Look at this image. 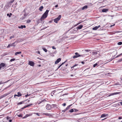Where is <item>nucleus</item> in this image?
Here are the masks:
<instances>
[{
  "label": "nucleus",
  "mask_w": 122,
  "mask_h": 122,
  "mask_svg": "<svg viewBox=\"0 0 122 122\" xmlns=\"http://www.w3.org/2000/svg\"><path fill=\"white\" fill-rule=\"evenodd\" d=\"M34 114H36L38 116H40V115L39 114V113H34Z\"/></svg>",
  "instance_id": "obj_37"
},
{
  "label": "nucleus",
  "mask_w": 122,
  "mask_h": 122,
  "mask_svg": "<svg viewBox=\"0 0 122 122\" xmlns=\"http://www.w3.org/2000/svg\"><path fill=\"white\" fill-rule=\"evenodd\" d=\"M15 37V36H14L13 35L10 37V40L12 38H14Z\"/></svg>",
  "instance_id": "obj_34"
},
{
  "label": "nucleus",
  "mask_w": 122,
  "mask_h": 122,
  "mask_svg": "<svg viewBox=\"0 0 122 122\" xmlns=\"http://www.w3.org/2000/svg\"><path fill=\"white\" fill-rule=\"evenodd\" d=\"M71 105H70L67 106V107H68L69 108L71 106Z\"/></svg>",
  "instance_id": "obj_48"
},
{
  "label": "nucleus",
  "mask_w": 122,
  "mask_h": 122,
  "mask_svg": "<svg viewBox=\"0 0 122 122\" xmlns=\"http://www.w3.org/2000/svg\"><path fill=\"white\" fill-rule=\"evenodd\" d=\"M43 9V7L42 6L40 7L39 9V10L41 11H42V10Z\"/></svg>",
  "instance_id": "obj_19"
},
{
  "label": "nucleus",
  "mask_w": 122,
  "mask_h": 122,
  "mask_svg": "<svg viewBox=\"0 0 122 122\" xmlns=\"http://www.w3.org/2000/svg\"><path fill=\"white\" fill-rule=\"evenodd\" d=\"M66 61H65V62H64L63 63H62L61 65H60L59 66V67H58V68L57 69H58L61 66L63 65V64L64 63H65L66 62Z\"/></svg>",
  "instance_id": "obj_26"
},
{
  "label": "nucleus",
  "mask_w": 122,
  "mask_h": 122,
  "mask_svg": "<svg viewBox=\"0 0 122 122\" xmlns=\"http://www.w3.org/2000/svg\"><path fill=\"white\" fill-rule=\"evenodd\" d=\"M10 44H9L8 45V46L7 47V48H9L10 47Z\"/></svg>",
  "instance_id": "obj_47"
},
{
  "label": "nucleus",
  "mask_w": 122,
  "mask_h": 122,
  "mask_svg": "<svg viewBox=\"0 0 122 122\" xmlns=\"http://www.w3.org/2000/svg\"><path fill=\"white\" fill-rule=\"evenodd\" d=\"M74 29L76 31L78 30V28H77H77H75Z\"/></svg>",
  "instance_id": "obj_40"
},
{
  "label": "nucleus",
  "mask_w": 122,
  "mask_h": 122,
  "mask_svg": "<svg viewBox=\"0 0 122 122\" xmlns=\"http://www.w3.org/2000/svg\"><path fill=\"white\" fill-rule=\"evenodd\" d=\"M76 55L74 56H73V58L74 59H75L77 57L80 56H84L82 55L79 54L77 52H76L75 53Z\"/></svg>",
  "instance_id": "obj_4"
},
{
  "label": "nucleus",
  "mask_w": 122,
  "mask_h": 122,
  "mask_svg": "<svg viewBox=\"0 0 122 122\" xmlns=\"http://www.w3.org/2000/svg\"><path fill=\"white\" fill-rule=\"evenodd\" d=\"M15 43V42L11 44H10V46H13L14 47H15V45H14Z\"/></svg>",
  "instance_id": "obj_25"
},
{
  "label": "nucleus",
  "mask_w": 122,
  "mask_h": 122,
  "mask_svg": "<svg viewBox=\"0 0 122 122\" xmlns=\"http://www.w3.org/2000/svg\"><path fill=\"white\" fill-rule=\"evenodd\" d=\"M28 107V105L24 106V108H25Z\"/></svg>",
  "instance_id": "obj_51"
},
{
  "label": "nucleus",
  "mask_w": 122,
  "mask_h": 122,
  "mask_svg": "<svg viewBox=\"0 0 122 122\" xmlns=\"http://www.w3.org/2000/svg\"><path fill=\"white\" fill-rule=\"evenodd\" d=\"M108 10L107 9H103L102 10V12H106Z\"/></svg>",
  "instance_id": "obj_18"
},
{
  "label": "nucleus",
  "mask_w": 122,
  "mask_h": 122,
  "mask_svg": "<svg viewBox=\"0 0 122 122\" xmlns=\"http://www.w3.org/2000/svg\"><path fill=\"white\" fill-rule=\"evenodd\" d=\"M120 104L122 105V102H120Z\"/></svg>",
  "instance_id": "obj_61"
},
{
  "label": "nucleus",
  "mask_w": 122,
  "mask_h": 122,
  "mask_svg": "<svg viewBox=\"0 0 122 122\" xmlns=\"http://www.w3.org/2000/svg\"><path fill=\"white\" fill-rule=\"evenodd\" d=\"M67 110H66V109H64V110H63V111L64 112H66V111Z\"/></svg>",
  "instance_id": "obj_56"
},
{
  "label": "nucleus",
  "mask_w": 122,
  "mask_h": 122,
  "mask_svg": "<svg viewBox=\"0 0 122 122\" xmlns=\"http://www.w3.org/2000/svg\"><path fill=\"white\" fill-rule=\"evenodd\" d=\"M90 51L89 50H86L85 51L86 52H88Z\"/></svg>",
  "instance_id": "obj_45"
},
{
  "label": "nucleus",
  "mask_w": 122,
  "mask_h": 122,
  "mask_svg": "<svg viewBox=\"0 0 122 122\" xmlns=\"http://www.w3.org/2000/svg\"><path fill=\"white\" fill-rule=\"evenodd\" d=\"M81 63L82 64H84L85 63V62H84L83 61H82Z\"/></svg>",
  "instance_id": "obj_62"
},
{
  "label": "nucleus",
  "mask_w": 122,
  "mask_h": 122,
  "mask_svg": "<svg viewBox=\"0 0 122 122\" xmlns=\"http://www.w3.org/2000/svg\"><path fill=\"white\" fill-rule=\"evenodd\" d=\"M108 115L107 114H102L101 117H106Z\"/></svg>",
  "instance_id": "obj_15"
},
{
  "label": "nucleus",
  "mask_w": 122,
  "mask_h": 122,
  "mask_svg": "<svg viewBox=\"0 0 122 122\" xmlns=\"http://www.w3.org/2000/svg\"><path fill=\"white\" fill-rule=\"evenodd\" d=\"M15 58L12 59H11L10 60V62H12L13 61H15Z\"/></svg>",
  "instance_id": "obj_31"
},
{
  "label": "nucleus",
  "mask_w": 122,
  "mask_h": 122,
  "mask_svg": "<svg viewBox=\"0 0 122 122\" xmlns=\"http://www.w3.org/2000/svg\"><path fill=\"white\" fill-rule=\"evenodd\" d=\"M61 17V15H59L58 17L54 19V22L56 23H57L58 21L60 19Z\"/></svg>",
  "instance_id": "obj_3"
},
{
  "label": "nucleus",
  "mask_w": 122,
  "mask_h": 122,
  "mask_svg": "<svg viewBox=\"0 0 122 122\" xmlns=\"http://www.w3.org/2000/svg\"><path fill=\"white\" fill-rule=\"evenodd\" d=\"M3 4H2V5H1V6H0L2 8L3 7Z\"/></svg>",
  "instance_id": "obj_53"
},
{
  "label": "nucleus",
  "mask_w": 122,
  "mask_h": 122,
  "mask_svg": "<svg viewBox=\"0 0 122 122\" xmlns=\"http://www.w3.org/2000/svg\"><path fill=\"white\" fill-rule=\"evenodd\" d=\"M18 28L22 29L23 28H26V26L25 25H21L20 26H19Z\"/></svg>",
  "instance_id": "obj_14"
},
{
  "label": "nucleus",
  "mask_w": 122,
  "mask_h": 122,
  "mask_svg": "<svg viewBox=\"0 0 122 122\" xmlns=\"http://www.w3.org/2000/svg\"><path fill=\"white\" fill-rule=\"evenodd\" d=\"M27 100H24L22 102H18V103L17 105H19L25 102Z\"/></svg>",
  "instance_id": "obj_11"
},
{
  "label": "nucleus",
  "mask_w": 122,
  "mask_h": 122,
  "mask_svg": "<svg viewBox=\"0 0 122 122\" xmlns=\"http://www.w3.org/2000/svg\"><path fill=\"white\" fill-rule=\"evenodd\" d=\"M49 10H47L46 11L43 15L42 16L41 18V20L42 21L44 19L46 18L47 16L48 15V14Z\"/></svg>",
  "instance_id": "obj_1"
},
{
  "label": "nucleus",
  "mask_w": 122,
  "mask_h": 122,
  "mask_svg": "<svg viewBox=\"0 0 122 122\" xmlns=\"http://www.w3.org/2000/svg\"><path fill=\"white\" fill-rule=\"evenodd\" d=\"M52 48L53 49H56V48L54 46H52Z\"/></svg>",
  "instance_id": "obj_46"
},
{
  "label": "nucleus",
  "mask_w": 122,
  "mask_h": 122,
  "mask_svg": "<svg viewBox=\"0 0 122 122\" xmlns=\"http://www.w3.org/2000/svg\"><path fill=\"white\" fill-rule=\"evenodd\" d=\"M66 105V103H64L62 105L64 106H65Z\"/></svg>",
  "instance_id": "obj_49"
},
{
  "label": "nucleus",
  "mask_w": 122,
  "mask_h": 122,
  "mask_svg": "<svg viewBox=\"0 0 122 122\" xmlns=\"http://www.w3.org/2000/svg\"><path fill=\"white\" fill-rule=\"evenodd\" d=\"M43 49L45 52H47V50H46V48H44L43 47L42 48Z\"/></svg>",
  "instance_id": "obj_29"
},
{
  "label": "nucleus",
  "mask_w": 122,
  "mask_h": 122,
  "mask_svg": "<svg viewBox=\"0 0 122 122\" xmlns=\"http://www.w3.org/2000/svg\"><path fill=\"white\" fill-rule=\"evenodd\" d=\"M10 4H8V3H7V4L6 5H7L8 6H9Z\"/></svg>",
  "instance_id": "obj_52"
},
{
  "label": "nucleus",
  "mask_w": 122,
  "mask_h": 122,
  "mask_svg": "<svg viewBox=\"0 0 122 122\" xmlns=\"http://www.w3.org/2000/svg\"><path fill=\"white\" fill-rule=\"evenodd\" d=\"M21 51L17 52L15 53V55H17L18 54H21Z\"/></svg>",
  "instance_id": "obj_22"
},
{
  "label": "nucleus",
  "mask_w": 122,
  "mask_h": 122,
  "mask_svg": "<svg viewBox=\"0 0 122 122\" xmlns=\"http://www.w3.org/2000/svg\"><path fill=\"white\" fill-rule=\"evenodd\" d=\"M74 111L75 112H77L78 111V110H77L76 109H74Z\"/></svg>",
  "instance_id": "obj_41"
},
{
  "label": "nucleus",
  "mask_w": 122,
  "mask_h": 122,
  "mask_svg": "<svg viewBox=\"0 0 122 122\" xmlns=\"http://www.w3.org/2000/svg\"><path fill=\"white\" fill-rule=\"evenodd\" d=\"M32 115V114H26L25 116H24L23 118H26V117H29V116H31V115Z\"/></svg>",
  "instance_id": "obj_12"
},
{
  "label": "nucleus",
  "mask_w": 122,
  "mask_h": 122,
  "mask_svg": "<svg viewBox=\"0 0 122 122\" xmlns=\"http://www.w3.org/2000/svg\"><path fill=\"white\" fill-rule=\"evenodd\" d=\"M28 96H29V95L28 94H27V95H26L25 96V97H27Z\"/></svg>",
  "instance_id": "obj_63"
},
{
  "label": "nucleus",
  "mask_w": 122,
  "mask_h": 122,
  "mask_svg": "<svg viewBox=\"0 0 122 122\" xmlns=\"http://www.w3.org/2000/svg\"><path fill=\"white\" fill-rule=\"evenodd\" d=\"M5 63H2L0 64V66L2 68V67H4L5 66Z\"/></svg>",
  "instance_id": "obj_16"
},
{
  "label": "nucleus",
  "mask_w": 122,
  "mask_h": 122,
  "mask_svg": "<svg viewBox=\"0 0 122 122\" xmlns=\"http://www.w3.org/2000/svg\"><path fill=\"white\" fill-rule=\"evenodd\" d=\"M122 44V42H118L117 43V44L118 45H121Z\"/></svg>",
  "instance_id": "obj_33"
},
{
  "label": "nucleus",
  "mask_w": 122,
  "mask_h": 122,
  "mask_svg": "<svg viewBox=\"0 0 122 122\" xmlns=\"http://www.w3.org/2000/svg\"><path fill=\"white\" fill-rule=\"evenodd\" d=\"M83 26L82 25H80L77 27V28H78V29H81Z\"/></svg>",
  "instance_id": "obj_20"
},
{
  "label": "nucleus",
  "mask_w": 122,
  "mask_h": 122,
  "mask_svg": "<svg viewBox=\"0 0 122 122\" xmlns=\"http://www.w3.org/2000/svg\"><path fill=\"white\" fill-rule=\"evenodd\" d=\"M51 108L55 107H56V105L55 104H52L51 105Z\"/></svg>",
  "instance_id": "obj_24"
},
{
  "label": "nucleus",
  "mask_w": 122,
  "mask_h": 122,
  "mask_svg": "<svg viewBox=\"0 0 122 122\" xmlns=\"http://www.w3.org/2000/svg\"><path fill=\"white\" fill-rule=\"evenodd\" d=\"M41 114L42 115H45L46 116H51V115L50 114L48 113H45L43 112H42L41 113Z\"/></svg>",
  "instance_id": "obj_10"
},
{
  "label": "nucleus",
  "mask_w": 122,
  "mask_h": 122,
  "mask_svg": "<svg viewBox=\"0 0 122 122\" xmlns=\"http://www.w3.org/2000/svg\"><path fill=\"white\" fill-rule=\"evenodd\" d=\"M92 55L93 56H94L95 57L97 58L99 57L100 56V54L99 52H93L92 53Z\"/></svg>",
  "instance_id": "obj_2"
},
{
  "label": "nucleus",
  "mask_w": 122,
  "mask_h": 122,
  "mask_svg": "<svg viewBox=\"0 0 122 122\" xmlns=\"http://www.w3.org/2000/svg\"><path fill=\"white\" fill-rule=\"evenodd\" d=\"M68 94V93H66V94H63L62 95V96H63L64 95H67V94Z\"/></svg>",
  "instance_id": "obj_57"
},
{
  "label": "nucleus",
  "mask_w": 122,
  "mask_h": 122,
  "mask_svg": "<svg viewBox=\"0 0 122 122\" xmlns=\"http://www.w3.org/2000/svg\"><path fill=\"white\" fill-rule=\"evenodd\" d=\"M122 61V58L121 59H120L119 60L117 61V62H120L121 61Z\"/></svg>",
  "instance_id": "obj_36"
},
{
  "label": "nucleus",
  "mask_w": 122,
  "mask_h": 122,
  "mask_svg": "<svg viewBox=\"0 0 122 122\" xmlns=\"http://www.w3.org/2000/svg\"><path fill=\"white\" fill-rule=\"evenodd\" d=\"M88 6L87 5H85L83 6L82 8L81 9L82 10H84L85 9H86L87 8Z\"/></svg>",
  "instance_id": "obj_21"
},
{
  "label": "nucleus",
  "mask_w": 122,
  "mask_h": 122,
  "mask_svg": "<svg viewBox=\"0 0 122 122\" xmlns=\"http://www.w3.org/2000/svg\"><path fill=\"white\" fill-rule=\"evenodd\" d=\"M118 119H122V117H119L118 118Z\"/></svg>",
  "instance_id": "obj_55"
},
{
  "label": "nucleus",
  "mask_w": 122,
  "mask_h": 122,
  "mask_svg": "<svg viewBox=\"0 0 122 122\" xmlns=\"http://www.w3.org/2000/svg\"><path fill=\"white\" fill-rule=\"evenodd\" d=\"M79 68V67H77V68H76V67H75V68H74V69H78Z\"/></svg>",
  "instance_id": "obj_50"
},
{
  "label": "nucleus",
  "mask_w": 122,
  "mask_h": 122,
  "mask_svg": "<svg viewBox=\"0 0 122 122\" xmlns=\"http://www.w3.org/2000/svg\"><path fill=\"white\" fill-rule=\"evenodd\" d=\"M78 65L77 64H75V65L71 67V69H72V68H75V67L76 66Z\"/></svg>",
  "instance_id": "obj_23"
},
{
  "label": "nucleus",
  "mask_w": 122,
  "mask_h": 122,
  "mask_svg": "<svg viewBox=\"0 0 122 122\" xmlns=\"http://www.w3.org/2000/svg\"><path fill=\"white\" fill-rule=\"evenodd\" d=\"M122 55V53H121V54H120L119 55H118L117 56H116V57L115 58H117V57H119V56H120L121 55Z\"/></svg>",
  "instance_id": "obj_44"
},
{
  "label": "nucleus",
  "mask_w": 122,
  "mask_h": 122,
  "mask_svg": "<svg viewBox=\"0 0 122 122\" xmlns=\"http://www.w3.org/2000/svg\"><path fill=\"white\" fill-rule=\"evenodd\" d=\"M101 27L100 25H99L98 26H96L92 28L93 30H96L98 29Z\"/></svg>",
  "instance_id": "obj_7"
},
{
  "label": "nucleus",
  "mask_w": 122,
  "mask_h": 122,
  "mask_svg": "<svg viewBox=\"0 0 122 122\" xmlns=\"http://www.w3.org/2000/svg\"><path fill=\"white\" fill-rule=\"evenodd\" d=\"M32 105H33V104H29V105H28V107H29V106H32Z\"/></svg>",
  "instance_id": "obj_43"
},
{
  "label": "nucleus",
  "mask_w": 122,
  "mask_h": 122,
  "mask_svg": "<svg viewBox=\"0 0 122 122\" xmlns=\"http://www.w3.org/2000/svg\"><path fill=\"white\" fill-rule=\"evenodd\" d=\"M61 60V59L60 58H59L57 59L56 61H55V64H56L58 63L59 62H60Z\"/></svg>",
  "instance_id": "obj_9"
},
{
  "label": "nucleus",
  "mask_w": 122,
  "mask_h": 122,
  "mask_svg": "<svg viewBox=\"0 0 122 122\" xmlns=\"http://www.w3.org/2000/svg\"><path fill=\"white\" fill-rule=\"evenodd\" d=\"M69 112H74V110L73 109H71L69 111Z\"/></svg>",
  "instance_id": "obj_32"
},
{
  "label": "nucleus",
  "mask_w": 122,
  "mask_h": 122,
  "mask_svg": "<svg viewBox=\"0 0 122 122\" xmlns=\"http://www.w3.org/2000/svg\"><path fill=\"white\" fill-rule=\"evenodd\" d=\"M121 93L120 92H116L112 93L110 95H116L117 94H119L120 93Z\"/></svg>",
  "instance_id": "obj_17"
},
{
  "label": "nucleus",
  "mask_w": 122,
  "mask_h": 122,
  "mask_svg": "<svg viewBox=\"0 0 122 122\" xmlns=\"http://www.w3.org/2000/svg\"><path fill=\"white\" fill-rule=\"evenodd\" d=\"M114 58V57L112 58L111 59H110L109 60H108L107 61H108V62H110Z\"/></svg>",
  "instance_id": "obj_35"
},
{
  "label": "nucleus",
  "mask_w": 122,
  "mask_h": 122,
  "mask_svg": "<svg viewBox=\"0 0 122 122\" xmlns=\"http://www.w3.org/2000/svg\"><path fill=\"white\" fill-rule=\"evenodd\" d=\"M28 64L30 66H34L35 63L32 61H29Z\"/></svg>",
  "instance_id": "obj_5"
},
{
  "label": "nucleus",
  "mask_w": 122,
  "mask_h": 122,
  "mask_svg": "<svg viewBox=\"0 0 122 122\" xmlns=\"http://www.w3.org/2000/svg\"><path fill=\"white\" fill-rule=\"evenodd\" d=\"M32 105H33V104H29V105H28V107H29V106H32Z\"/></svg>",
  "instance_id": "obj_42"
},
{
  "label": "nucleus",
  "mask_w": 122,
  "mask_h": 122,
  "mask_svg": "<svg viewBox=\"0 0 122 122\" xmlns=\"http://www.w3.org/2000/svg\"><path fill=\"white\" fill-rule=\"evenodd\" d=\"M17 95L15 94L14 95V97H15V96H17L19 97L21 96V94L20 92H18L17 93Z\"/></svg>",
  "instance_id": "obj_8"
},
{
  "label": "nucleus",
  "mask_w": 122,
  "mask_h": 122,
  "mask_svg": "<svg viewBox=\"0 0 122 122\" xmlns=\"http://www.w3.org/2000/svg\"><path fill=\"white\" fill-rule=\"evenodd\" d=\"M14 1V0H12L10 1L9 2H8V4H10V3H12Z\"/></svg>",
  "instance_id": "obj_30"
},
{
  "label": "nucleus",
  "mask_w": 122,
  "mask_h": 122,
  "mask_svg": "<svg viewBox=\"0 0 122 122\" xmlns=\"http://www.w3.org/2000/svg\"><path fill=\"white\" fill-rule=\"evenodd\" d=\"M9 121L10 122H12V120L11 119H10L9 120Z\"/></svg>",
  "instance_id": "obj_58"
},
{
  "label": "nucleus",
  "mask_w": 122,
  "mask_h": 122,
  "mask_svg": "<svg viewBox=\"0 0 122 122\" xmlns=\"http://www.w3.org/2000/svg\"><path fill=\"white\" fill-rule=\"evenodd\" d=\"M58 6V5H56L55 6V7H57Z\"/></svg>",
  "instance_id": "obj_59"
},
{
  "label": "nucleus",
  "mask_w": 122,
  "mask_h": 122,
  "mask_svg": "<svg viewBox=\"0 0 122 122\" xmlns=\"http://www.w3.org/2000/svg\"><path fill=\"white\" fill-rule=\"evenodd\" d=\"M69 108H68L67 107L66 108V110H68Z\"/></svg>",
  "instance_id": "obj_54"
},
{
  "label": "nucleus",
  "mask_w": 122,
  "mask_h": 122,
  "mask_svg": "<svg viewBox=\"0 0 122 122\" xmlns=\"http://www.w3.org/2000/svg\"><path fill=\"white\" fill-rule=\"evenodd\" d=\"M7 119L8 120L10 118V117H7Z\"/></svg>",
  "instance_id": "obj_60"
},
{
  "label": "nucleus",
  "mask_w": 122,
  "mask_h": 122,
  "mask_svg": "<svg viewBox=\"0 0 122 122\" xmlns=\"http://www.w3.org/2000/svg\"><path fill=\"white\" fill-rule=\"evenodd\" d=\"M30 21H30V20H28L27 21V23H30Z\"/></svg>",
  "instance_id": "obj_38"
},
{
  "label": "nucleus",
  "mask_w": 122,
  "mask_h": 122,
  "mask_svg": "<svg viewBox=\"0 0 122 122\" xmlns=\"http://www.w3.org/2000/svg\"><path fill=\"white\" fill-rule=\"evenodd\" d=\"M12 14L11 13H10V14L9 13H8L7 14V16H9V17H10L12 15Z\"/></svg>",
  "instance_id": "obj_27"
},
{
  "label": "nucleus",
  "mask_w": 122,
  "mask_h": 122,
  "mask_svg": "<svg viewBox=\"0 0 122 122\" xmlns=\"http://www.w3.org/2000/svg\"><path fill=\"white\" fill-rule=\"evenodd\" d=\"M46 107V109L47 110H50L52 108L51 105L49 104H47Z\"/></svg>",
  "instance_id": "obj_6"
},
{
  "label": "nucleus",
  "mask_w": 122,
  "mask_h": 122,
  "mask_svg": "<svg viewBox=\"0 0 122 122\" xmlns=\"http://www.w3.org/2000/svg\"><path fill=\"white\" fill-rule=\"evenodd\" d=\"M46 101V100L45 99H43V100H42L41 101H40L39 102H38V104H39L43 102H44Z\"/></svg>",
  "instance_id": "obj_13"
},
{
  "label": "nucleus",
  "mask_w": 122,
  "mask_h": 122,
  "mask_svg": "<svg viewBox=\"0 0 122 122\" xmlns=\"http://www.w3.org/2000/svg\"><path fill=\"white\" fill-rule=\"evenodd\" d=\"M98 64V63H97L93 65V67H95L96 66H97Z\"/></svg>",
  "instance_id": "obj_28"
},
{
  "label": "nucleus",
  "mask_w": 122,
  "mask_h": 122,
  "mask_svg": "<svg viewBox=\"0 0 122 122\" xmlns=\"http://www.w3.org/2000/svg\"><path fill=\"white\" fill-rule=\"evenodd\" d=\"M17 116L19 117H22V116L21 114H20L19 115H17Z\"/></svg>",
  "instance_id": "obj_39"
},
{
  "label": "nucleus",
  "mask_w": 122,
  "mask_h": 122,
  "mask_svg": "<svg viewBox=\"0 0 122 122\" xmlns=\"http://www.w3.org/2000/svg\"><path fill=\"white\" fill-rule=\"evenodd\" d=\"M3 83H3V82H2H2H0V84H3Z\"/></svg>",
  "instance_id": "obj_64"
}]
</instances>
